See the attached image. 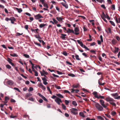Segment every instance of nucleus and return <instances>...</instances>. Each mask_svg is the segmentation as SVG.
Segmentation results:
<instances>
[{
	"label": "nucleus",
	"mask_w": 120,
	"mask_h": 120,
	"mask_svg": "<svg viewBox=\"0 0 120 120\" xmlns=\"http://www.w3.org/2000/svg\"><path fill=\"white\" fill-rule=\"evenodd\" d=\"M34 18L36 19H39L40 18H43V17L41 16L40 14H38L34 16Z\"/></svg>",
	"instance_id": "nucleus-6"
},
{
	"label": "nucleus",
	"mask_w": 120,
	"mask_h": 120,
	"mask_svg": "<svg viewBox=\"0 0 120 120\" xmlns=\"http://www.w3.org/2000/svg\"><path fill=\"white\" fill-rule=\"evenodd\" d=\"M109 22L112 25L114 26H115V25L113 22L111 21H110Z\"/></svg>",
	"instance_id": "nucleus-40"
},
{
	"label": "nucleus",
	"mask_w": 120,
	"mask_h": 120,
	"mask_svg": "<svg viewBox=\"0 0 120 120\" xmlns=\"http://www.w3.org/2000/svg\"><path fill=\"white\" fill-rule=\"evenodd\" d=\"M35 44L36 45L38 46H39L40 47H41V44L40 43H38L36 42L35 43Z\"/></svg>",
	"instance_id": "nucleus-58"
},
{
	"label": "nucleus",
	"mask_w": 120,
	"mask_h": 120,
	"mask_svg": "<svg viewBox=\"0 0 120 120\" xmlns=\"http://www.w3.org/2000/svg\"><path fill=\"white\" fill-rule=\"evenodd\" d=\"M42 98L45 101H48L47 99L46 98H45V97L44 96H43V97H42Z\"/></svg>",
	"instance_id": "nucleus-57"
},
{
	"label": "nucleus",
	"mask_w": 120,
	"mask_h": 120,
	"mask_svg": "<svg viewBox=\"0 0 120 120\" xmlns=\"http://www.w3.org/2000/svg\"><path fill=\"white\" fill-rule=\"evenodd\" d=\"M75 57L76 58V59L77 60H80V58L79 57V56L78 55H77L76 54L75 55Z\"/></svg>",
	"instance_id": "nucleus-30"
},
{
	"label": "nucleus",
	"mask_w": 120,
	"mask_h": 120,
	"mask_svg": "<svg viewBox=\"0 0 120 120\" xmlns=\"http://www.w3.org/2000/svg\"><path fill=\"white\" fill-rule=\"evenodd\" d=\"M111 8L113 10H114L115 9V5L114 4L112 5L111 6Z\"/></svg>",
	"instance_id": "nucleus-34"
},
{
	"label": "nucleus",
	"mask_w": 120,
	"mask_h": 120,
	"mask_svg": "<svg viewBox=\"0 0 120 120\" xmlns=\"http://www.w3.org/2000/svg\"><path fill=\"white\" fill-rule=\"evenodd\" d=\"M98 83L100 85H102V86L104 85L105 83V82L101 83L100 82V81H98Z\"/></svg>",
	"instance_id": "nucleus-46"
},
{
	"label": "nucleus",
	"mask_w": 120,
	"mask_h": 120,
	"mask_svg": "<svg viewBox=\"0 0 120 120\" xmlns=\"http://www.w3.org/2000/svg\"><path fill=\"white\" fill-rule=\"evenodd\" d=\"M74 11L76 13H79V10H77L75 9L74 10Z\"/></svg>",
	"instance_id": "nucleus-55"
},
{
	"label": "nucleus",
	"mask_w": 120,
	"mask_h": 120,
	"mask_svg": "<svg viewBox=\"0 0 120 120\" xmlns=\"http://www.w3.org/2000/svg\"><path fill=\"white\" fill-rule=\"evenodd\" d=\"M63 54L65 56H67L68 55V53L66 51H64L63 53Z\"/></svg>",
	"instance_id": "nucleus-42"
},
{
	"label": "nucleus",
	"mask_w": 120,
	"mask_h": 120,
	"mask_svg": "<svg viewBox=\"0 0 120 120\" xmlns=\"http://www.w3.org/2000/svg\"><path fill=\"white\" fill-rule=\"evenodd\" d=\"M111 114L113 116H114L116 114V112L114 111H112L111 112Z\"/></svg>",
	"instance_id": "nucleus-44"
},
{
	"label": "nucleus",
	"mask_w": 120,
	"mask_h": 120,
	"mask_svg": "<svg viewBox=\"0 0 120 120\" xmlns=\"http://www.w3.org/2000/svg\"><path fill=\"white\" fill-rule=\"evenodd\" d=\"M100 38L101 39V42H103V39L102 36V35H101L100 36Z\"/></svg>",
	"instance_id": "nucleus-62"
},
{
	"label": "nucleus",
	"mask_w": 120,
	"mask_h": 120,
	"mask_svg": "<svg viewBox=\"0 0 120 120\" xmlns=\"http://www.w3.org/2000/svg\"><path fill=\"white\" fill-rule=\"evenodd\" d=\"M11 102H16L15 100L12 98L11 99Z\"/></svg>",
	"instance_id": "nucleus-63"
},
{
	"label": "nucleus",
	"mask_w": 120,
	"mask_h": 120,
	"mask_svg": "<svg viewBox=\"0 0 120 120\" xmlns=\"http://www.w3.org/2000/svg\"><path fill=\"white\" fill-rule=\"evenodd\" d=\"M111 95L114 97L115 99H120V96H118L119 94L118 93L111 94Z\"/></svg>",
	"instance_id": "nucleus-2"
},
{
	"label": "nucleus",
	"mask_w": 120,
	"mask_h": 120,
	"mask_svg": "<svg viewBox=\"0 0 120 120\" xmlns=\"http://www.w3.org/2000/svg\"><path fill=\"white\" fill-rule=\"evenodd\" d=\"M17 117L16 116H13V115L11 114V115L10 116V117L11 118H15Z\"/></svg>",
	"instance_id": "nucleus-32"
},
{
	"label": "nucleus",
	"mask_w": 120,
	"mask_h": 120,
	"mask_svg": "<svg viewBox=\"0 0 120 120\" xmlns=\"http://www.w3.org/2000/svg\"><path fill=\"white\" fill-rule=\"evenodd\" d=\"M115 50L114 52L115 53L116 52H118L119 51V48H117L116 47H115Z\"/></svg>",
	"instance_id": "nucleus-28"
},
{
	"label": "nucleus",
	"mask_w": 120,
	"mask_h": 120,
	"mask_svg": "<svg viewBox=\"0 0 120 120\" xmlns=\"http://www.w3.org/2000/svg\"><path fill=\"white\" fill-rule=\"evenodd\" d=\"M45 26V24H41L40 25L39 27L40 28H42Z\"/></svg>",
	"instance_id": "nucleus-37"
},
{
	"label": "nucleus",
	"mask_w": 120,
	"mask_h": 120,
	"mask_svg": "<svg viewBox=\"0 0 120 120\" xmlns=\"http://www.w3.org/2000/svg\"><path fill=\"white\" fill-rule=\"evenodd\" d=\"M42 79L43 81V82L44 81H47V80L46 79L45 77L42 78Z\"/></svg>",
	"instance_id": "nucleus-64"
},
{
	"label": "nucleus",
	"mask_w": 120,
	"mask_h": 120,
	"mask_svg": "<svg viewBox=\"0 0 120 120\" xmlns=\"http://www.w3.org/2000/svg\"><path fill=\"white\" fill-rule=\"evenodd\" d=\"M67 32L68 33H74V31L73 30H71L70 29H68V30L67 31Z\"/></svg>",
	"instance_id": "nucleus-15"
},
{
	"label": "nucleus",
	"mask_w": 120,
	"mask_h": 120,
	"mask_svg": "<svg viewBox=\"0 0 120 120\" xmlns=\"http://www.w3.org/2000/svg\"><path fill=\"white\" fill-rule=\"evenodd\" d=\"M112 42L113 44L115 45L117 41L116 40L113 39L112 40Z\"/></svg>",
	"instance_id": "nucleus-19"
},
{
	"label": "nucleus",
	"mask_w": 120,
	"mask_h": 120,
	"mask_svg": "<svg viewBox=\"0 0 120 120\" xmlns=\"http://www.w3.org/2000/svg\"><path fill=\"white\" fill-rule=\"evenodd\" d=\"M79 114L80 116H82V117H85V116L83 113L80 112Z\"/></svg>",
	"instance_id": "nucleus-29"
},
{
	"label": "nucleus",
	"mask_w": 120,
	"mask_h": 120,
	"mask_svg": "<svg viewBox=\"0 0 120 120\" xmlns=\"http://www.w3.org/2000/svg\"><path fill=\"white\" fill-rule=\"evenodd\" d=\"M62 108L64 110H65L66 109V107L65 105L63 103L62 104Z\"/></svg>",
	"instance_id": "nucleus-33"
},
{
	"label": "nucleus",
	"mask_w": 120,
	"mask_h": 120,
	"mask_svg": "<svg viewBox=\"0 0 120 120\" xmlns=\"http://www.w3.org/2000/svg\"><path fill=\"white\" fill-rule=\"evenodd\" d=\"M95 105L96 108L98 111H103V107L98 103H96Z\"/></svg>",
	"instance_id": "nucleus-1"
},
{
	"label": "nucleus",
	"mask_w": 120,
	"mask_h": 120,
	"mask_svg": "<svg viewBox=\"0 0 120 120\" xmlns=\"http://www.w3.org/2000/svg\"><path fill=\"white\" fill-rule=\"evenodd\" d=\"M97 117L99 119H100L102 120H104L103 118L101 116H97Z\"/></svg>",
	"instance_id": "nucleus-43"
},
{
	"label": "nucleus",
	"mask_w": 120,
	"mask_h": 120,
	"mask_svg": "<svg viewBox=\"0 0 120 120\" xmlns=\"http://www.w3.org/2000/svg\"><path fill=\"white\" fill-rule=\"evenodd\" d=\"M61 35H62L61 37V38L63 39H64L66 38L65 36H66V35L64 34H61Z\"/></svg>",
	"instance_id": "nucleus-16"
},
{
	"label": "nucleus",
	"mask_w": 120,
	"mask_h": 120,
	"mask_svg": "<svg viewBox=\"0 0 120 120\" xmlns=\"http://www.w3.org/2000/svg\"><path fill=\"white\" fill-rule=\"evenodd\" d=\"M109 102V104H110L112 105V106H116V103H115L113 102Z\"/></svg>",
	"instance_id": "nucleus-26"
},
{
	"label": "nucleus",
	"mask_w": 120,
	"mask_h": 120,
	"mask_svg": "<svg viewBox=\"0 0 120 120\" xmlns=\"http://www.w3.org/2000/svg\"><path fill=\"white\" fill-rule=\"evenodd\" d=\"M7 59L8 61L9 62L10 64L11 63V62H11L12 61V60L11 59L9 58H8Z\"/></svg>",
	"instance_id": "nucleus-35"
},
{
	"label": "nucleus",
	"mask_w": 120,
	"mask_h": 120,
	"mask_svg": "<svg viewBox=\"0 0 120 120\" xmlns=\"http://www.w3.org/2000/svg\"><path fill=\"white\" fill-rule=\"evenodd\" d=\"M65 103L66 104V105H68V104L69 103V101H68L67 100H65Z\"/></svg>",
	"instance_id": "nucleus-45"
},
{
	"label": "nucleus",
	"mask_w": 120,
	"mask_h": 120,
	"mask_svg": "<svg viewBox=\"0 0 120 120\" xmlns=\"http://www.w3.org/2000/svg\"><path fill=\"white\" fill-rule=\"evenodd\" d=\"M97 92L96 91H94L93 93V94L94 95V97L97 98L96 96H98L97 94Z\"/></svg>",
	"instance_id": "nucleus-25"
},
{
	"label": "nucleus",
	"mask_w": 120,
	"mask_h": 120,
	"mask_svg": "<svg viewBox=\"0 0 120 120\" xmlns=\"http://www.w3.org/2000/svg\"><path fill=\"white\" fill-rule=\"evenodd\" d=\"M116 39L118 41H120V38L119 37L117 36H116Z\"/></svg>",
	"instance_id": "nucleus-49"
},
{
	"label": "nucleus",
	"mask_w": 120,
	"mask_h": 120,
	"mask_svg": "<svg viewBox=\"0 0 120 120\" xmlns=\"http://www.w3.org/2000/svg\"><path fill=\"white\" fill-rule=\"evenodd\" d=\"M96 51H95L94 50H90V52L91 53H93L94 54H96Z\"/></svg>",
	"instance_id": "nucleus-41"
},
{
	"label": "nucleus",
	"mask_w": 120,
	"mask_h": 120,
	"mask_svg": "<svg viewBox=\"0 0 120 120\" xmlns=\"http://www.w3.org/2000/svg\"><path fill=\"white\" fill-rule=\"evenodd\" d=\"M68 75L72 77H74L75 76V75L74 74L71 73L68 74Z\"/></svg>",
	"instance_id": "nucleus-56"
},
{
	"label": "nucleus",
	"mask_w": 120,
	"mask_h": 120,
	"mask_svg": "<svg viewBox=\"0 0 120 120\" xmlns=\"http://www.w3.org/2000/svg\"><path fill=\"white\" fill-rule=\"evenodd\" d=\"M6 66L7 68L9 69H11V66L9 64L7 65Z\"/></svg>",
	"instance_id": "nucleus-47"
},
{
	"label": "nucleus",
	"mask_w": 120,
	"mask_h": 120,
	"mask_svg": "<svg viewBox=\"0 0 120 120\" xmlns=\"http://www.w3.org/2000/svg\"><path fill=\"white\" fill-rule=\"evenodd\" d=\"M71 92L72 93H77L79 91L78 90H75L73 89H71Z\"/></svg>",
	"instance_id": "nucleus-10"
},
{
	"label": "nucleus",
	"mask_w": 120,
	"mask_h": 120,
	"mask_svg": "<svg viewBox=\"0 0 120 120\" xmlns=\"http://www.w3.org/2000/svg\"><path fill=\"white\" fill-rule=\"evenodd\" d=\"M23 56L26 58H29L30 57L29 55L27 54H23Z\"/></svg>",
	"instance_id": "nucleus-39"
},
{
	"label": "nucleus",
	"mask_w": 120,
	"mask_h": 120,
	"mask_svg": "<svg viewBox=\"0 0 120 120\" xmlns=\"http://www.w3.org/2000/svg\"><path fill=\"white\" fill-rule=\"evenodd\" d=\"M44 5V6L46 8H48V5L47 4L45 3L44 4H43Z\"/></svg>",
	"instance_id": "nucleus-38"
},
{
	"label": "nucleus",
	"mask_w": 120,
	"mask_h": 120,
	"mask_svg": "<svg viewBox=\"0 0 120 120\" xmlns=\"http://www.w3.org/2000/svg\"><path fill=\"white\" fill-rule=\"evenodd\" d=\"M56 19L59 21H61L63 20V18L61 17H57Z\"/></svg>",
	"instance_id": "nucleus-17"
},
{
	"label": "nucleus",
	"mask_w": 120,
	"mask_h": 120,
	"mask_svg": "<svg viewBox=\"0 0 120 120\" xmlns=\"http://www.w3.org/2000/svg\"><path fill=\"white\" fill-rule=\"evenodd\" d=\"M97 98L98 99L100 98L104 99L105 98L104 96H101L100 94L98 95V96H96Z\"/></svg>",
	"instance_id": "nucleus-12"
},
{
	"label": "nucleus",
	"mask_w": 120,
	"mask_h": 120,
	"mask_svg": "<svg viewBox=\"0 0 120 120\" xmlns=\"http://www.w3.org/2000/svg\"><path fill=\"white\" fill-rule=\"evenodd\" d=\"M55 87L56 88L58 89H60L61 88L60 87V86H57L56 85L55 86Z\"/></svg>",
	"instance_id": "nucleus-51"
},
{
	"label": "nucleus",
	"mask_w": 120,
	"mask_h": 120,
	"mask_svg": "<svg viewBox=\"0 0 120 120\" xmlns=\"http://www.w3.org/2000/svg\"><path fill=\"white\" fill-rule=\"evenodd\" d=\"M53 20L54 22H55V24H57L58 23V22L54 18L53 19Z\"/></svg>",
	"instance_id": "nucleus-59"
},
{
	"label": "nucleus",
	"mask_w": 120,
	"mask_h": 120,
	"mask_svg": "<svg viewBox=\"0 0 120 120\" xmlns=\"http://www.w3.org/2000/svg\"><path fill=\"white\" fill-rule=\"evenodd\" d=\"M15 19L13 17H11V19L10 20L11 21V23L12 24H14V21H15Z\"/></svg>",
	"instance_id": "nucleus-11"
},
{
	"label": "nucleus",
	"mask_w": 120,
	"mask_h": 120,
	"mask_svg": "<svg viewBox=\"0 0 120 120\" xmlns=\"http://www.w3.org/2000/svg\"><path fill=\"white\" fill-rule=\"evenodd\" d=\"M32 95V94L30 93H27L25 95V97L26 98H28L29 97Z\"/></svg>",
	"instance_id": "nucleus-24"
},
{
	"label": "nucleus",
	"mask_w": 120,
	"mask_h": 120,
	"mask_svg": "<svg viewBox=\"0 0 120 120\" xmlns=\"http://www.w3.org/2000/svg\"><path fill=\"white\" fill-rule=\"evenodd\" d=\"M105 17H102V16H101V18H102V19L103 20L106 22H107V21L105 19Z\"/></svg>",
	"instance_id": "nucleus-60"
},
{
	"label": "nucleus",
	"mask_w": 120,
	"mask_h": 120,
	"mask_svg": "<svg viewBox=\"0 0 120 120\" xmlns=\"http://www.w3.org/2000/svg\"><path fill=\"white\" fill-rule=\"evenodd\" d=\"M105 16H106L105 17V18H107L109 20H110V18L108 15V14L106 13V14Z\"/></svg>",
	"instance_id": "nucleus-31"
},
{
	"label": "nucleus",
	"mask_w": 120,
	"mask_h": 120,
	"mask_svg": "<svg viewBox=\"0 0 120 120\" xmlns=\"http://www.w3.org/2000/svg\"><path fill=\"white\" fill-rule=\"evenodd\" d=\"M14 89L16 90L17 91H18L19 92H20V90H19V89L18 88H17L14 87Z\"/></svg>",
	"instance_id": "nucleus-61"
},
{
	"label": "nucleus",
	"mask_w": 120,
	"mask_h": 120,
	"mask_svg": "<svg viewBox=\"0 0 120 120\" xmlns=\"http://www.w3.org/2000/svg\"><path fill=\"white\" fill-rule=\"evenodd\" d=\"M7 83L10 86L14 84V82L11 80H9L7 82Z\"/></svg>",
	"instance_id": "nucleus-7"
},
{
	"label": "nucleus",
	"mask_w": 120,
	"mask_h": 120,
	"mask_svg": "<svg viewBox=\"0 0 120 120\" xmlns=\"http://www.w3.org/2000/svg\"><path fill=\"white\" fill-rule=\"evenodd\" d=\"M56 95L58 97L61 98H64V97L61 94H56Z\"/></svg>",
	"instance_id": "nucleus-20"
},
{
	"label": "nucleus",
	"mask_w": 120,
	"mask_h": 120,
	"mask_svg": "<svg viewBox=\"0 0 120 120\" xmlns=\"http://www.w3.org/2000/svg\"><path fill=\"white\" fill-rule=\"evenodd\" d=\"M74 31L76 32H79V28L78 27H76L75 28Z\"/></svg>",
	"instance_id": "nucleus-27"
},
{
	"label": "nucleus",
	"mask_w": 120,
	"mask_h": 120,
	"mask_svg": "<svg viewBox=\"0 0 120 120\" xmlns=\"http://www.w3.org/2000/svg\"><path fill=\"white\" fill-rule=\"evenodd\" d=\"M28 99V100H29L31 101H34V99L32 98H30Z\"/></svg>",
	"instance_id": "nucleus-54"
},
{
	"label": "nucleus",
	"mask_w": 120,
	"mask_h": 120,
	"mask_svg": "<svg viewBox=\"0 0 120 120\" xmlns=\"http://www.w3.org/2000/svg\"><path fill=\"white\" fill-rule=\"evenodd\" d=\"M72 105H74V106H76L77 105V103L75 101H72Z\"/></svg>",
	"instance_id": "nucleus-22"
},
{
	"label": "nucleus",
	"mask_w": 120,
	"mask_h": 120,
	"mask_svg": "<svg viewBox=\"0 0 120 120\" xmlns=\"http://www.w3.org/2000/svg\"><path fill=\"white\" fill-rule=\"evenodd\" d=\"M116 21L117 23H120V18H118V20L117 18L116 17Z\"/></svg>",
	"instance_id": "nucleus-23"
},
{
	"label": "nucleus",
	"mask_w": 120,
	"mask_h": 120,
	"mask_svg": "<svg viewBox=\"0 0 120 120\" xmlns=\"http://www.w3.org/2000/svg\"><path fill=\"white\" fill-rule=\"evenodd\" d=\"M79 86V84L77 83L74 84L72 85V87L73 88H77Z\"/></svg>",
	"instance_id": "nucleus-9"
},
{
	"label": "nucleus",
	"mask_w": 120,
	"mask_h": 120,
	"mask_svg": "<svg viewBox=\"0 0 120 120\" xmlns=\"http://www.w3.org/2000/svg\"><path fill=\"white\" fill-rule=\"evenodd\" d=\"M78 110L75 108H72L71 109V112L75 115H76L78 113L77 112Z\"/></svg>",
	"instance_id": "nucleus-4"
},
{
	"label": "nucleus",
	"mask_w": 120,
	"mask_h": 120,
	"mask_svg": "<svg viewBox=\"0 0 120 120\" xmlns=\"http://www.w3.org/2000/svg\"><path fill=\"white\" fill-rule=\"evenodd\" d=\"M16 9L18 11V12L19 13H21L22 11V10L21 8H16Z\"/></svg>",
	"instance_id": "nucleus-21"
},
{
	"label": "nucleus",
	"mask_w": 120,
	"mask_h": 120,
	"mask_svg": "<svg viewBox=\"0 0 120 120\" xmlns=\"http://www.w3.org/2000/svg\"><path fill=\"white\" fill-rule=\"evenodd\" d=\"M35 37L36 38H38V39H42L41 38L39 35H38V36H37L36 35H35Z\"/></svg>",
	"instance_id": "nucleus-36"
},
{
	"label": "nucleus",
	"mask_w": 120,
	"mask_h": 120,
	"mask_svg": "<svg viewBox=\"0 0 120 120\" xmlns=\"http://www.w3.org/2000/svg\"><path fill=\"white\" fill-rule=\"evenodd\" d=\"M83 47L87 50H90L85 45H84L83 46Z\"/></svg>",
	"instance_id": "nucleus-50"
},
{
	"label": "nucleus",
	"mask_w": 120,
	"mask_h": 120,
	"mask_svg": "<svg viewBox=\"0 0 120 120\" xmlns=\"http://www.w3.org/2000/svg\"><path fill=\"white\" fill-rule=\"evenodd\" d=\"M11 19V17L10 18H9L8 17H6L5 19V20L7 21H8L10 20Z\"/></svg>",
	"instance_id": "nucleus-48"
},
{
	"label": "nucleus",
	"mask_w": 120,
	"mask_h": 120,
	"mask_svg": "<svg viewBox=\"0 0 120 120\" xmlns=\"http://www.w3.org/2000/svg\"><path fill=\"white\" fill-rule=\"evenodd\" d=\"M55 101L57 103L59 102H62L61 100L58 97H56V99L55 100Z\"/></svg>",
	"instance_id": "nucleus-8"
},
{
	"label": "nucleus",
	"mask_w": 120,
	"mask_h": 120,
	"mask_svg": "<svg viewBox=\"0 0 120 120\" xmlns=\"http://www.w3.org/2000/svg\"><path fill=\"white\" fill-rule=\"evenodd\" d=\"M105 100L107 102H114L115 101L112 98H111L109 97H108L105 99Z\"/></svg>",
	"instance_id": "nucleus-5"
},
{
	"label": "nucleus",
	"mask_w": 120,
	"mask_h": 120,
	"mask_svg": "<svg viewBox=\"0 0 120 120\" xmlns=\"http://www.w3.org/2000/svg\"><path fill=\"white\" fill-rule=\"evenodd\" d=\"M64 92L65 93H68L70 94L71 93L69 91L67 90H64Z\"/></svg>",
	"instance_id": "nucleus-52"
},
{
	"label": "nucleus",
	"mask_w": 120,
	"mask_h": 120,
	"mask_svg": "<svg viewBox=\"0 0 120 120\" xmlns=\"http://www.w3.org/2000/svg\"><path fill=\"white\" fill-rule=\"evenodd\" d=\"M41 88L43 90H45L46 89V88L43 85L41 87Z\"/></svg>",
	"instance_id": "nucleus-53"
},
{
	"label": "nucleus",
	"mask_w": 120,
	"mask_h": 120,
	"mask_svg": "<svg viewBox=\"0 0 120 120\" xmlns=\"http://www.w3.org/2000/svg\"><path fill=\"white\" fill-rule=\"evenodd\" d=\"M61 3L64 7H65L66 8H68V5L66 4L65 3L62 2Z\"/></svg>",
	"instance_id": "nucleus-14"
},
{
	"label": "nucleus",
	"mask_w": 120,
	"mask_h": 120,
	"mask_svg": "<svg viewBox=\"0 0 120 120\" xmlns=\"http://www.w3.org/2000/svg\"><path fill=\"white\" fill-rule=\"evenodd\" d=\"M10 55L13 57H17L18 55L15 53H13L12 54H11Z\"/></svg>",
	"instance_id": "nucleus-18"
},
{
	"label": "nucleus",
	"mask_w": 120,
	"mask_h": 120,
	"mask_svg": "<svg viewBox=\"0 0 120 120\" xmlns=\"http://www.w3.org/2000/svg\"><path fill=\"white\" fill-rule=\"evenodd\" d=\"M100 103L102 105L103 107L106 109H108L107 108V106L104 104L105 102L104 101L101 99L99 101Z\"/></svg>",
	"instance_id": "nucleus-3"
},
{
	"label": "nucleus",
	"mask_w": 120,
	"mask_h": 120,
	"mask_svg": "<svg viewBox=\"0 0 120 120\" xmlns=\"http://www.w3.org/2000/svg\"><path fill=\"white\" fill-rule=\"evenodd\" d=\"M77 42H78V44H79L80 46L82 47H83V44L82 42L80 41L79 40H78L77 41Z\"/></svg>",
	"instance_id": "nucleus-13"
}]
</instances>
